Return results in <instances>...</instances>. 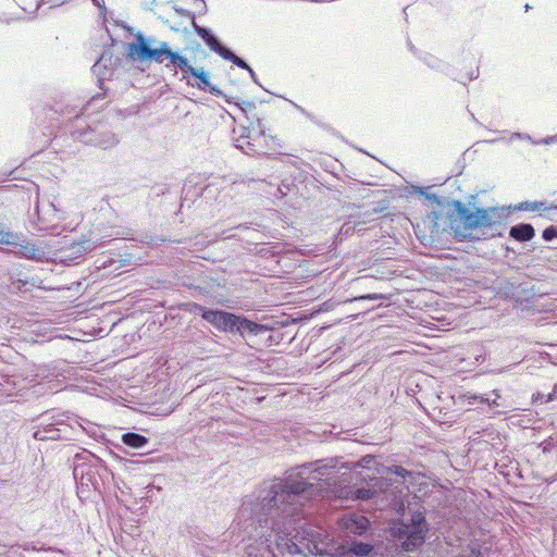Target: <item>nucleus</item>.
I'll return each mask as SVG.
<instances>
[{
    "label": "nucleus",
    "mask_w": 557,
    "mask_h": 557,
    "mask_svg": "<svg viewBox=\"0 0 557 557\" xmlns=\"http://www.w3.org/2000/svg\"><path fill=\"white\" fill-rule=\"evenodd\" d=\"M223 59L225 60H228V61H232L234 64H236L237 66H239L240 69H245L247 70L250 75L253 77L255 76V72L252 71V69L243 60L240 59L239 57H237L236 54H234L231 50H228L226 48L225 51H223L222 55H221Z\"/></svg>",
    "instance_id": "obj_16"
},
{
    "label": "nucleus",
    "mask_w": 557,
    "mask_h": 557,
    "mask_svg": "<svg viewBox=\"0 0 557 557\" xmlns=\"http://www.w3.org/2000/svg\"><path fill=\"white\" fill-rule=\"evenodd\" d=\"M456 211L459 218V224L456 225V234L467 238L471 231L478 228L476 210L471 211L461 202L456 203Z\"/></svg>",
    "instance_id": "obj_4"
},
{
    "label": "nucleus",
    "mask_w": 557,
    "mask_h": 557,
    "mask_svg": "<svg viewBox=\"0 0 557 557\" xmlns=\"http://www.w3.org/2000/svg\"><path fill=\"white\" fill-rule=\"evenodd\" d=\"M342 523L347 533L357 535L363 534L370 525L369 519L359 513H352L344 517L342 519Z\"/></svg>",
    "instance_id": "obj_7"
},
{
    "label": "nucleus",
    "mask_w": 557,
    "mask_h": 557,
    "mask_svg": "<svg viewBox=\"0 0 557 557\" xmlns=\"http://www.w3.org/2000/svg\"><path fill=\"white\" fill-rule=\"evenodd\" d=\"M247 554L249 557H258L257 554H255V547L251 545L247 547Z\"/></svg>",
    "instance_id": "obj_26"
},
{
    "label": "nucleus",
    "mask_w": 557,
    "mask_h": 557,
    "mask_svg": "<svg viewBox=\"0 0 557 557\" xmlns=\"http://www.w3.org/2000/svg\"><path fill=\"white\" fill-rule=\"evenodd\" d=\"M95 248L94 242L89 239H84L77 243H72L70 247L63 249L65 253L64 257L70 260H75L86 253L87 251H91Z\"/></svg>",
    "instance_id": "obj_11"
},
{
    "label": "nucleus",
    "mask_w": 557,
    "mask_h": 557,
    "mask_svg": "<svg viewBox=\"0 0 557 557\" xmlns=\"http://www.w3.org/2000/svg\"><path fill=\"white\" fill-rule=\"evenodd\" d=\"M176 13H178L180 15L182 16H186V17H189L191 20V24L194 25V22H196L195 20V14L188 10H184V9H175Z\"/></svg>",
    "instance_id": "obj_23"
},
{
    "label": "nucleus",
    "mask_w": 557,
    "mask_h": 557,
    "mask_svg": "<svg viewBox=\"0 0 557 557\" xmlns=\"http://www.w3.org/2000/svg\"><path fill=\"white\" fill-rule=\"evenodd\" d=\"M111 139H112V140H111V143H112V144H115V143H116V139H115V137H114V136H112V138H111Z\"/></svg>",
    "instance_id": "obj_32"
},
{
    "label": "nucleus",
    "mask_w": 557,
    "mask_h": 557,
    "mask_svg": "<svg viewBox=\"0 0 557 557\" xmlns=\"http://www.w3.org/2000/svg\"><path fill=\"white\" fill-rule=\"evenodd\" d=\"M194 29L199 37H201L207 46L214 52H216L220 57L223 51L226 50L224 46L211 34V32L205 27L199 26L196 22H194Z\"/></svg>",
    "instance_id": "obj_10"
},
{
    "label": "nucleus",
    "mask_w": 557,
    "mask_h": 557,
    "mask_svg": "<svg viewBox=\"0 0 557 557\" xmlns=\"http://www.w3.org/2000/svg\"><path fill=\"white\" fill-rule=\"evenodd\" d=\"M242 131H243V133H245V128H243ZM245 137H246L245 134H242L240 138L235 139L237 148L244 149V144H249L248 141L245 140Z\"/></svg>",
    "instance_id": "obj_24"
},
{
    "label": "nucleus",
    "mask_w": 557,
    "mask_h": 557,
    "mask_svg": "<svg viewBox=\"0 0 557 557\" xmlns=\"http://www.w3.org/2000/svg\"><path fill=\"white\" fill-rule=\"evenodd\" d=\"M122 442L133 448H140L148 443V438L137 433H125L122 435Z\"/></svg>",
    "instance_id": "obj_15"
},
{
    "label": "nucleus",
    "mask_w": 557,
    "mask_h": 557,
    "mask_svg": "<svg viewBox=\"0 0 557 557\" xmlns=\"http://www.w3.org/2000/svg\"><path fill=\"white\" fill-rule=\"evenodd\" d=\"M196 310L203 320L215 326L218 330L234 332L236 314L221 310H210L200 305H196Z\"/></svg>",
    "instance_id": "obj_3"
},
{
    "label": "nucleus",
    "mask_w": 557,
    "mask_h": 557,
    "mask_svg": "<svg viewBox=\"0 0 557 557\" xmlns=\"http://www.w3.org/2000/svg\"><path fill=\"white\" fill-rule=\"evenodd\" d=\"M67 425L63 422L57 424H48L34 433L37 441H59L66 437Z\"/></svg>",
    "instance_id": "obj_6"
},
{
    "label": "nucleus",
    "mask_w": 557,
    "mask_h": 557,
    "mask_svg": "<svg viewBox=\"0 0 557 557\" xmlns=\"http://www.w3.org/2000/svg\"><path fill=\"white\" fill-rule=\"evenodd\" d=\"M543 207H544L543 202H537V201H535V202H528V201H525V202L521 203L518 207V209H525V210H533L534 211V210H540Z\"/></svg>",
    "instance_id": "obj_21"
},
{
    "label": "nucleus",
    "mask_w": 557,
    "mask_h": 557,
    "mask_svg": "<svg viewBox=\"0 0 557 557\" xmlns=\"http://www.w3.org/2000/svg\"><path fill=\"white\" fill-rule=\"evenodd\" d=\"M9 236L10 235L8 233H3L2 231H0V244H9Z\"/></svg>",
    "instance_id": "obj_25"
},
{
    "label": "nucleus",
    "mask_w": 557,
    "mask_h": 557,
    "mask_svg": "<svg viewBox=\"0 0 557 557\" xmlns=\"http://www.w3.org/2000/svg\"><path fill=\"white\" fill-rule=\"evenodd\" d=\"M376 494V491L371 488H356L354 486H345L338 491V497L344 499H371Z\"/></svg>",
    "instance_id": "obj_9"
},
{
    "label": "nucleus",
    "mask_w": 557,
    "mask_h": 557,
    "mask_svg": "<svg viewBox=\"0 0 557 557\" xmlns=\"http://www.w3.org/2000/svg\"><path fill=\"white\" fill-rule=\"evenodd\" d=\"M170 55V63L181 70V72L184 75V78H186V75H190V73H194L195 67H193L189 64L188 60L185 57H182L177 52H172V54Z\"/></svg>",
    "instance_id": "obj_14"
},
{
    "label": "nucleus",
    "mask_w": 557,
    "mask_h": 557,
    "mask_svg": "<svg viewBox=\"0 0 557 557\" xmlns=\"http://www.w3.org/2000/svg\"><path fill=\"white\" fill-rule=\"evenodd\" d=\"M493 394L495 395V398L493 400H490L488 398H485L483 396L472 395L469 397V399L473 400H480L481 404H487L490 407H498L500 404L498 403V399L500 398V394L497 389L493 391Z\"/></svg>",
    "instance_id": "obj_19"
},
{
    "label": "nucleus",
    "mask_w": 557,
    "mask_h": 557,
    "mask_svg": "<svg viewBox=\"0 0 557 557\" xmlns=\"http://www.w3.org/2000/svg\"><path fill=\"white\" fill-rule=\"evenodd\" d=\"M364 299H370V300H387L388 297L384 294H368V295H363V296H358V297H354L352 299H350L349 301H357V300H364Z\"/></svg>",
    "instance_id": "obj_20"
},
{
    "label": "nucleus",
    "mask_w": 557,
    "mask_h": 557,
    "mask_svg": "<svg viewBox=\"0 0 557 557\" xmlns=\"http://www.w3.org/2000/svg\"><path fill=\"white\" fill-rule=\"evenodd\" d=\"M554 395H556L557 398V385L554 386Z\"/></svg>",
    "instance_id": "obj_30"
},
{
    "label": "nucleus",
    "mask_w": 557,
    "mask_h": 557,
    "mask_svg": "<svg viewBox=\"0 0 557 557\" xmlns=\"http://www.w3.org/2000/svg\"><path fill=\"white\" fill-rule=\"evenodd\" d=\"M503 208L490 207L486 209H476L478 228L491 227L500 224L506 218Z\"/></svg>",
    "instance_id": "obj_5"
},
{
    "label": "nucleus",
    "mask_w": 557,
    "mask_h": 557,
    "mask_svg": "<svg viewBox=\"0 0 557 557\" xmlns=\"http://www.w3.org/2000/svg\"><path fill=\"white\" fill-rule=\"evenodd\" d=\"M456 557H484L476 544H470L462 548Z\"/></svg>",
    "instance_id": "obj_17"
},
{
    "label": "nucleus",
    "mask_w": 557,
    "mask_h": 557,
    "mask_svg": "<svg viewBox=\"0 0 557 557\" xmlns=\"http://www.w3.org/2000/svg\"><path fill=\"white\" fill-rule=\"evenodd\" d=\"M136 41L128 45V54L139 61L152 60L163 63L164 60H170L173 52L165 41L160 42L157 48L148 47L141 34L136 35Z\"/></svg>",
    "instance_id": "obj_2"
},
{
    "label": "nucleus",
    "mask_w": 557,
    "mask_h": 557,
    "mask_svg": "<svg viewBox=\"0 0 557 557\" xmlns=\"http://www.w3.org/2000/svg\"><path fill=\"white\" fill-rule=\"evenodd\" d=\"M197 81L195 83L187 81L188 85L193 87H197L201 90H208L210 94L214 96H222V91L214 85H211L209 82V74L205 71L203 67L194 69V73H190Z\"/></svg>",
    "instance_id": "obj_8"
},
{
    "label": "nucleus",
    "mask_w": 557,
    "mask_h": 557,
    "mask_svg": "<svg viewBox=\"0 0 557 557\" xmlns=\"http://www.w3.org/2000/svg\"><path fill=\"white\" fill-rule=\"evenodd\" d=\"M246 510H247V509H246V507H245V505H244V506H243V508H242V512L244 513V511H246Z\"/></svg>",
    "instance_id": "obj_33"
},
{
    "label": "nucleus",
    "mask_w": 557,
    "mask_h": 557,
    "mask_svg": "<svg viewBox=\"0 0 557 557\" xmlns=\"http://www.w3.org/2000/svg\"><path fill=\"white\" fill-rule=\"evenodd\" d=\"M509 235L519 242H527L534 237V228L531 224H518L510 228Z\"/></svg>",
    "instance_id": "obj_13"
},
{
    "label": "nucleus",
    "mask_w": 557,
    "mask_h": 557,
    "mask_svg": "<svg viewBox=\"0 0 557 557\" xmlns=\"http://www.w3.org/2000/svg\"><path fill=\"white\" fill-rule=\"evenodd\" d=\"M372 550V546L366 543H354L350 552L357 556H368Z\"/></svg>",
    "instance_id": "obj_18"
},
{
    "label": "nucleus",
    "mask_w": 557,
    "mask_h": 557,
    "mask_svg": "<svg viewBox=\"0 0 557 557\" xmlns=\"http://www.w3.org/2000/svg\"><path fill=\"white\" fill-rule=\"evenodd\" d=\"M234 332H239L243 336L245 334H258L259 332L264 330V326L247 320L245 318H240L236 315V320L234 321Z\"/></svg>",
    "instance_id": "obj_12"
},
{
    "label": "nucleus",
    "mask_w": 557,
    "mask_h": 557,
    "mask_svg": "<svg viewBox=\"0 0 557 557\" xmlns=\"http://www.w3.org/2000/svg\"><path fill=\"white\" fill-rule=\"evenodd\" d=\"M544 398V395L541 393H536L533 395V401L542 400Z\"/></svg>",
    "instance_id": "obj_27"
},
{
    "label": "nucleus",
    "mask_w": 557,
    "mask_h": 557,
    "mask_svg": "<svg viewBox=\"0 0 557 557\" xmlns=\"http://www.w3.org/2000/svg\"><path fill=\"white\" fill-rule=\"evenodd\" d=\"M524 9H525V11H529L531 9V7L529 4H525Z\"/></svg>",
    "instance_id": "obj_31"
},
{
    "label": "nucleus",
    "mask_w": 557,
    "mask_h": 557,
    "mask_svg": "<svg viewBox=\"0 0 557 557\" xmlns=\"http://www.w3.org/2000/svg\"><path fill=\"white\" fill-rule=\"evenodd\" d=\"M92 1H94V3H96L98 7H100V8L102 7L98 0H92Z\"/></svg>",
    "instance_id": "obj_29"
},
{
    "label": "nucleus",
    "mask_w": 557,
    "mask_h": 557,
    "mask_svg": "<svg viewBox=\"0 0 557 557\" xmlns=\"http://www.w3.org/2000/svg\"><path fill=\"white\" fill-rule=\"evenodd\" d=\"M392 532L401 547L407 552H411L424 543L426 522L421 513H417L411 518L410 523L404 521L395 523Z\"/></svg>",
    "instance_id": "obj_1"
},
{
    "label": "nucleus",
    "mask_w": 557,
    "mask_h": 557,
    "mask_svg": "<svg viewBox=\"0 0 557 557\" xmlns=\"http://www.w3.org/2000/svg\"><path fill=\"white\" fill-rule=\"evenodd\" d=\"M554 398H556V395H554V392L548 394L545 398V403L552 401Z\"/></svg>",
    "instance_id": "obj_28"
},
{
    "label": "nucleus",
    "mask_w": 557,
    "mask_h": 557,
    "mask_svg": "<svg viewBox=\"0 0 557 557\" xmlns=\"http://www.w3.org/2000/svg\"><path fill=\"white\" fill-rule=\"evenodd\" d=\"M543 238L545 240H552L554 238H557V226L552 225L545 228L543 232Z\"/></svg>",
    "instance_id": "obj_22"
}]
</instances>
